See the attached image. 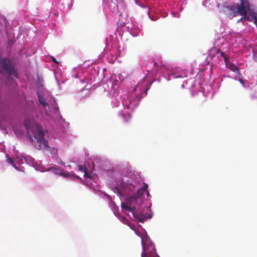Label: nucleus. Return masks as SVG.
I'll list each match as a JSON object with an SVG mask.
<instances>
[{"label": "nucleus", "mask_w": 257, "mask_h": 257, "mask_svg": "<svg viewBox=\"0 0 257 257\" xmlns=\"http://www.w3.org/2000/svg\"><path fill=\"white\" fill-rule=\"evenodd\" d=\"M114 214L119 220L124 224H128L130 228L135 231V233L141 238V243L143 247V251L141 257H160L156 253L154 244L152 242L150 238L146 236L144 238L139 234V232L136 229L135 225L130 224L128 220L119 213L114 210Z\"/></svg>", "instance_id": "nucleus-7"}, {"label": "nucleus", "mask_w": 257, "mask_h": 257, "mask_svg": "<svg viewBox=\"0 0 257 257\" xmlns=\"http://www.w3.org/2000/svg\"><path fill=\"white\" fill-rule=\"evenodd\" d=\"M125 28L133 37L139 36L141 32V28L139 27L138 24L137 23L128 24L125 27Z\"/></svg>", "instance_id": "nucleus-15"}, {"label": "nucleus", "mask_w": 257, "mask_h": 257, "mask_svg": "<svg viewBox=\"0 0 257 257\" xmlns=\"http://www.w3.org/2000/svg\"><path fill=\"white\" fill-rule=\"evenodd\" d=\"M106 1L108 2H110L111 3L112 2V0H106V1H104L103 3V4L104 7L105 6V4L106 3Z\"/></svg>", "instance_id": "nucleus-25"}, {"label": "nucleus", "mask_w": 257, "mask_h": 257, "mask_svg": "<svg viewBox=\"0 0 257 257\" xmlns=\"http://www.w3.org/2000/svg\"><path fill=\"white\" fill-rule=\"evenodd\" d=\"M147 195L148 197H149L150 196V193L148 191H147Z\"/></svg>", "instance_id": "nucleus-27"}, {"label": "nucleus", "mask_w": 257, "mask_h": 257, "mask_svg": "<svg viewBox=\"0 0 257 257\" xmlns=\"http://www.w3.org/2000/svg\"><path fill=\"white\" fill-rule=\"evenodd\" d=\"M250 22H253L257 27V14L256 12L255 15L251 17V19H250Z\"/></svg>", "instance_id": "nucleus-18"}, {"label": "nucleus", "mask_w": 257, "mask_h": 257, "mask_svg": "<svg viewBox=\"0 0 257 257\" xmlns=\"http://www.w3.org/2000/svg\"><path fill=\"white\" fill-rule=\"evenodd\" d=\"M150 9H149L148 11H147V14L148 15L149 18L152 21H157V20L159 19V17L157 15H154V16L151 15L150 14Z\"/></svg>", "instance_id": "nucleus-16"}, {"label": "nucleus", "mask_w": 257, "mask_h": 257, "mask_svg": "<svg viewBox=\"0 0 257 257\" xmlns=\"http://www.w3.org/2000/svg\"><path fill=\"white\" fill-rule=\"evenodd\" d=\"M27 136L32 142L34 147L39 150L48 151L53 156H58L57 148L53 147V141L47 131L36 123L31 127L25 125Z\"/></svg>", "instance_id": "nucleus-3"}, {"label": "nucleus", "mask_w": 257, "mask_h": 257, "mask_svg": "<svg viewBox=\"0 0 257 257\" xmlns=\"http://www.w3.org/2000/svg\"><path fill=\"white\" fill-rule=\"evenodd\" d=\"M134 1H135V4L138 5V6L141 7V8H147L146 6L142 5L141 4H140L139 1L138 0H134Z\"/></svg>", "instance_id": "nucleus-19"}, {"label": "nucleus", "mask_w": 257, "mask_h": 257, "mask_svg": "<svg viewBox=\"0 0 257 257\" xmlns=\"http://www.w3.org/2000/svg\"><path fill=\"white\" fill-rule=\"evenodd\" d=\"M221 81L219 78H217L214 80L211 84H203V81L201 79H197V76L195 79L189 78L183 80L181 87L190 89L192 95H194L193 91L197 90V94L200 93L206 97L211 98L219 89Z\"/></svg>", "instance_id": "nucleus-5"}, {"label": "nucleus", "mask_w": 257, "mask_h": 257, "mask_svg": "<svg viewBox=\"0 0 257 257\" xmlns=\"http://www.w3.org/2000/svg\"><path fill=\"white\" fill-rule=\"evenodd\" d=\"M78 169L80 171L84 173V176L85 177V183L86 185L95 193L99 191V183L97 177L96 175L88 173L87 168L84 166L79 165Z\"/></svg>", "instance_id": "nucleus-10"}, {"label": "nucleus", "mask_w": 257, "mask_h": 257, "mask_svg": "<svg viewBox=\"0 0 257 257\" xmlns=\"http://www.w3.org/2000/svg\"><path fill=\"white\" fill-rule=\"evenodd\" d=\"M104 195L106 197V198L109 201L111 200V197L110 195L106 194L105 193H104Z\"/></svg>", "instance_id": "nucleus-23"}, {"label": "nucleus", "mask_w": 257, "mask_h": 257, "mask_svg": "<svg viewBox=\"0 0 257 257\" xmlns=\"http://www.w3.org/2000/svg\"><path fill=\"white\" fill-rule=\"evenodd\" d=\"M108 184L113 192L117 195L121 202L122 211L135 220L144 222L151 219L153 213L151 209L152 204L144 205L142 196L147 191L148 185L132 171L127 163H121L112 167L107 172Z\"/></svg>", "instance_id": "nucleus-2"}, {"label": "nucleus", "mask_w": 257, "mask_h": 257, "mask_svg": "<svg viewBox=\"0 0 257 257\" xmlns=\"http://www.w3.org/2000/svg\"><path fill=\"white\" fill-rule=\"evenodd\" d=\"M77 68H74L72 72V76L76 78H79L80 81L82 83H91L93 80H94L95 76V75H97L98 74V71L94 70L95 74H93L92 76H91L90 77L87 76V74L85 72L84 75L83 76V78H81L79 76V73L77 72Z\"/></svg>", "instance_id": "nucleus-13"}, {"label": "nucleus", "mask_w": 257, "mask_h": 257, "mask_svg": "<svg viewBox=\"0 0 257 257\" xmlns=\"http://www.w3.org/2000/svg\"><path fill=\"white\" fill-rule=\"evenodd\" d=\"M154 68L151 71L148 70V74L141 78L134 86L127 91H123L119 95V82H113L111 80L103 83L102 86L106 95L111 98L112 107H118L120 103L123 109L118 112V116L124 122H127L131 118V112L138 106L139 101L144 95H147L153 79L158 74L161 75L167 81L173 79H184L191 73L186 69L174 65L166 64L162 60L159 59L154 62Z\"/></svg>", "instance_id": "nucleus-1"}, {"label": "nucleus", "mask_w": 257, "mask_h": 257, "mask_svg": "<svg viewBox=\"0 0 257 257\" xmlns=\"http://www.w3.org/2000/svg\"><path fill=\"white\" fill-rule=\"evenodd\" d=\"M252 7V6L250 4L248 6V8L244 9V14H239L242 17L240 19L237 20V23H239L243 20H246L250 22L251 17L253 16H254L255 14V11Z\"/></svg>", "instance_id": "nucleus-14"}, {"label": "nucleus", "mask_w": 257, "mask_h": 257, "mask_svg": "<svg viewBox=\"0 0 257 257\" xmlns=\"http://www.w3.org/2000/svg\"><path fill=\"white\" fill-rule=\"evenodd\" d=\"M39 107L45 111L44 118L47 117L56 122L60 117L56 100L51 93L45 89L38 92Z\"/></svg>", "instance_id": "nucleus-6"}, {"label": "nucleus", "mask_w": 257, "mask_h": 257, "mask_svg": "<svg viewBox=\"0 0 257 257\" xmlns=\"http://www.w3.org/2000/svg\"><path fill=\"white\" fill-rule=\"evenodd\" d=\"M215 48L210 50L209 55H211L214 59L218 58L219 61H223L225 67L234 73L232 77L235 80H238L243 87H246L245 81L242 79V75L240 73L238 66L233 63L228 57L226 52L229 50L228 43L223 38L219 39L215 42Z\"/></svg>", "instance_id": "nucleus-4"}, {"label": "nucleus", "mask_w": 257, "mask_h": 257, "mask_svg": "<svg viewBox=\"0 0 257 257\" xmlns=\"http://www.w3.org/2000/svg\"><path fill=\"white\" fill-rule=\"evenodd\" d=\"M51 58H52V61H53V62L54 63H55V64H58V62L57 61V60L53 56H52Z\"/></svg>", "instance_id": "nucleus-24"}, {"label": "nucleus", "mask_w": 257, "mask_h": 257, "mask_svg": "<svg viewBox=\"0 0 257 257\" xmlns=\"http://www.w3.org/2000/svg\"><path fill=\"white\" fill-rule=\"evenodd\" d=\"M60 164L61 165H62L63 166H65V163H64L63 162H62V161H60Z\"/></svg>", "instance_id": "nucleus-26"}, {"label": "nucleus", "mask_w": 257, "mask_h": 257, "mask_svg": "<svg viewBox=\"0 0 257 257\" xmlns=\"http://www.w3.org/2000/svg\"><path fill=\"white\" fill-rule=\"evenodd\" d=\"M0 67L9 75H12L16 78H18V73L10 59L6 57H0Z\"/></svg>", "instance_id": "nucleus-12"}, {"label": "nucleus", "mask_w": 257, "mask_h": 257, "mask_svg": "<svg viewBox=\"0 0 257 257\" xmlns=\"http://www.w3.org/2000/svg\"><path fill=\"white\" fill-rule=\"evenodd\" d=\"M172 15L173 17L175 18H179L180 17V14L178 13H176L174 12L172 13Z\"/></svg>", "instance_id": "nucleus-22"}, {"label": "nucleus", "mask_w": 257, "mask_h": 257, "mask_svg": "<svg viewBox=\"0 0 257 257\" xmlns=\"http://www.w3.org/2000/svg\"><path fill=\"white\" fill-rule=\"evenodd\" d=\"M6 157L7 162L18 171H24L25 168L22 166L24 164V160L27 164L33 167L36 170L42 172L44 171V166L42 164V161H36L29 155L22 156L21 155L17 154L13 158H11L8 155H6Z\"/></svg>", "instance_id": "nucleus-8"}, {"label": "nucleus", "mask_w": 257, "mask_h": 257, "mask_svg": "<svg viewBox=\"0 0 257 257\" xmlns=\"http://www.w3.org/2000/svg\"><path fill=\"white\" fill-rule=\"evenodd\" d=\"M158 13H160V15H161V16H162V17H163V18H165V17L167 16V13H166L165 14H164L163 13H162V12H161V10H157V11H156L155 12V13H158Z\"/></svg>", "instance_id": "nucleus-21"}, {"label": "nucleus", "mask_w": 257, "mask_h": 257, "mask_svg": "<svg viewBox=\"0 0 257 257\" xmlns=\"http://www.w3.org/2000/svg\"><path fill=\"white\" fill-rule=\"evenodd\" d=\"M240 4L225 3L221 8V11L229 18H234L238 14H244V9L248 8L249 0H239Z\"/></svg>", "instance_id": "nucleus-9"}, {"label": "nucleus", "mask_w": 257, "mask_h": 257, "mask_svg": "<svg viewBox=\"0 0 257 257\" xmlns=\"http://www.w3.org/2000/svg\"><path fill=\"white\" fill-rule=\"evenodd\" d=\"M45 171H51L56 175L61 176L71 180L74 181L77 179H81V178L78 176L75 175L69 172L64 170L63 169L56 165H53L47 168L44 167V171L43 172Z\"/></svg>", "instance_id": "nucleus-11"}, {"label": "nucleus", "mask_w": 257, "mask_h": 257, "mask_svg": "<svg viewBox=\"0 0 257 257\" xmlns=\"http://www.w3.org/2000/svg\"><path fill=\"white\" fill-rule=\"evenodd\" d=\"M252 53L253 60L257 62V48H253L252 49Z\"/></svg>", "instance_id": "nucleus-17"}, {"label": "nucleus", "mask_w": 257, "mask_h": 257, "mask_svg": "<svg viewBox=\"0 0 257 257\" xmlns=\"http://www.w3.org/2000/svg\"><path fill=\"white\" fill-rule=\"evenodd\" d=\"M5 146L3 143H0V152H4Z\"/></svg>", "instance_id": "nucleus-20"}]
</instances>
